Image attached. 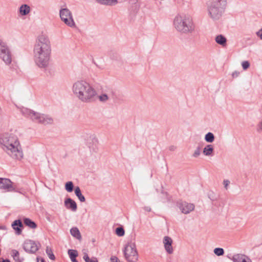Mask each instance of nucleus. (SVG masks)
Segmentation results:
<instances>
[{
	"label": "nucleus",
	"instance_id": "nucleus-39",
	"mask_svg": "<svg viewBox=\"0 0 262 262\" xmlns=\"http://www.w3.org/2000/svg\"><path fill=\"white\" fill-rule=\"evenodd\" d=\"M83 259L84 260V261L85 262H88V261L90 260V257L88 255V254L86 253H84V255H83Z\"/></svg>",
	"mask_w": 262,
	"mask_h": 262
},
{
	"label": "nucleus",
	"instance_id": "nucleus-48",
	"mask_svg": "<svg viewBox=\"0 0 262 262\" xmlns=\"http://www.w3.org/2000/svg\"><path fill=\"white\" fill-rule=\"evenodd\" d=\"M37 262H38V258H37ZM40 262H46V261L43 258H41L40 259Z\"/></svg>",
	"mask_w": 262,
	"mask_h": 262
},
{
	"label": "nucleus",
	"instance_id": "nucleus-4",
	"mask_svg": "<svg viewBox=\"0 0 262 262\" xmlns=\"http://www.w3.org/2000/svg\"><path fill=\"white\" fill-rule=\"evenodd\" d=\"M20 112L24 117L30 118L34 122L45 125L52 124L53 123V118L48 115L41 114L25 107L21 108Z\"/></svg>",
	"mask_w": 262,
	"mask_h": 262
},
{
	"label": "nucleus",
	"instance_id": "nucleus-11",
	"mask_svg": "<svg viewBox=\"0 0 262 262\" xmlns=\"http://www.w3.org/2000/svg\"><path fill=\"white\" fill-rule=\"evenodd\" d=\"M40 247L39 242H36L32 240L26 241L23 245L24 250L29 253H35Z\"/></svg>",
	"mask_w": 262,
	"mask_h": 262
},
{
	"label": "nucleus",
	"instance_id": "nucleus-20",
	"mask_svg": "<svg viewBox=\"0 0 262 262\" xmlns=\"http://www.w3.org/2000/svg\"><path fill=\"white\" fill-rule=\"evenodd\" d=\"M215 40L217 43L222 46L223 47H225L227 45V39L222 34L216 35Z\"/></svg>",
	"mask_w": 262,
	"mask_h": 262
},
{
	"label": "nucleus",
	"instance_id": "nucleus-2",
	"mask_svg": "<svg viewBox=\"0 0 262 262\" xmlns=\"http://www.w3.org/2000/svg\"><path fill=\"white\" fill-rule=\"evenodd\" d=\"M73 93L82 102H91L97 95L95 90L86 81L78 80L75 82L72 88Z\"/></svg>",
	"mask_w": 262,
	"mask_h": 262
},
{
	"label": "nucleus",
	"instance_id": "nucleus-27",
	"mask_svg": "<svg viewBox=\"0 0 262 262\" xmlns=\"http://www.w3.org/2000/svg\"><path fill=\"white\" fill-rule=\"evenodd\" d=\"M160 196L161 201L162 202H166L169 201L170 199L168 197V194L167 192L164 191L163 190H161Z\"/></svg>",
	"mask_w": 262,
	"mask_h": 262
},
{
	"label": "nucleus",
	"instance_id": "nucleus-35",
	"mask_svg": "<svg viewBox=\"0 0 262 262\" xmlns=\"http://www.w3.org/2000/svg\"><path fill=\"white\" fill-rule=\"evenodd\" d=\"M98 97L101 102H105L108 99V97L105 93L102 94L98 96Z\"/></svg>",
	"mask_w": 262,
	"mask_h": 262
},
{
	"label": "nucleus",
	"instance_id": "nucleus-30",
	"mask_svg": "<svg viewBox=\"0 0 262 262\" xmlns=\"http://www.w3.org/2000/svg\"><path fill=\"white\" fill-rule=\"evenodd\" d=\"M108 55L112 60H118L120 58L118 54L113 50H111L108 52Z\"/></svg>",
	"mask_w": 262,
	"mask_h": 262
},
{
	"label": "nucleus",
	"instance_id": "nucleus-51",
	"mask_svg": "<svg viewBox=\"0 0 262 262\" xmlns=\"http://www.w3.org/2000/svg\"><path fill=\"white\" fill-rule=\"evenodd\" d=\"M93 63H94L96 66H98L97 65V64L96 63V62L95 61V60L94 59H93V61H92Z\"/></svg>",
	"mask_w": 262,
	"mask_h": 262
},
{
	"label": "nucleus",
	"instance_id": "nucleus-42",
	"mask_svg": "<svg viewBox=\"0 0 262 262\" xmlns=\"http://www.w3.org/2000/svg\"><path fill=\"white\" fill-rule=\"evenodd\" d=\"M230 181L229 180H224L223 184L225 187L227 189V186L229 184Z\"/></svg>",
	"mask_w": 262,
	"mask_h": 262
},
{
	"label": "nucleus",
	"instance_id": "nucleus-19",
	"mask_svg": "<svg viewBox=\"0 0 262 262\" xmlns=\"http://www.w3.org/2000/svg\"><path fill=\"white\" fill-rule=\"evenodd\" d=\"M30 7L27 4H23L19 8V13L21 16H26L30 12Z\"/></svg>",
	"mask_w": 262,
	"mask_h": 262
},
{
	"label": "nucleus",
	"instance_id": "nucleus-26",
	"mask_svg": "<svg viewBox=\"0 0 262 262\" xmlns=\"http://www.w3.org/2000/svg\"><path fill=\"white\" fill-rule=\"evenodd\" d=\"M213 151V148L212 145H207L203 149V152L205 156H210Z\"/></svg>",
	"mask_w": 262,
	"mask_h": 262
},
{
	"label": "nucleus",
	"instance_id": "nucleus-29",
	"mask_svg": "<svg viewBox=\"0 0 262 262\" xmlns=\"http://www.w3.org/2000/svg\"><path fill=\"white\" fill-rule=\"evenodd\" d=\"M74 184L72 181H68L65 184V189L68 192H72L74 190Z\"/></svg>",
	"mask_w": 262,
	"mask_h": 262
},
{
	"label": "nucleus",
	"instance_id": "nucleus-15",
	"mask_svg": "<svg viewBox=\"0 0 262 262\" xmlns=\"http://www.w3.org/2000/svg\"><path fill=\"white\" fill-rule=\"evenodd\" d=\"M11 226L17 235L21 234L24 225L21 220L18 219L14 221L11 224Z\"/></svg>",
	"mask_w": 262,
	"mask_h": 262
},
{
	"label": "nucleus",
	"instance_id": "nucleus-31",
	"mask_svg": "<svg viewBox=\"0 0 262 262\" xmlns=\"http://www.w3.org/2000/svg\"><path fill=\"white\" fill-rule=\"evenodd\" d=\"M115 233L118 236H123L125 234V231L122 226H120L116 228L115 230Z\"/></svg>",
	"mask_w": 262,
	"mask_h": 262
},
{
	"label": "nucleus",
	"instance_id": "nucleus-43",
	"mask_svg": "<svg viewBox=\"0 0 262 262\" xmlns=\"http://www.w3.org/2000/svg\"><path fill=\"white\" fill-rule=\"evenodd\" d=\"M88 262H98L96 257H93L88 261Z\"/></svg>",
	"mask_w": 262,
	"mask_h": 262
},
{
	"label": "nucleus",
	"instance_id": "nucleus-12",
	"mask_svg": "<svg viewBox=\"0 0 262 262\" xmlns=\"http://www.w3.org/2000/svg\"><path fill=\"white\" fill-rule=\"evenodd\" d=\"M34 47L46 49L47 52L51 50L50 41L49 39L43 35L38 36V42L34 46Z\"/></svg>",
	"mask_w": 262,
	"mask_h": 262
},
{
	"label": "nucleus",
	"instance_id": "nucleus-34",
	"mask_svg": "<svg viewBox=\"0 0 262 262\" xmlns=\"http://www.w3.org/2000/svg\"><path fill=\"white\" fill-rule=\"evenodd\" d=\"M12 253L13 254L12 256H13L14 260L16 261H20L19 259V254L18 251H17L16 250L13 249L12 250Z\"/></svg>",
	"mask_w": 262,
	"mask_h": 262
},
{
	"label": "nucleus",
	"instance_id": "nucleus-28",
	"mask_svg": "<svg viewBox=\"0 0 262 262\" xmlns=\"http://www.w3.org/2000/svg\"><path fill=\"white\" fill-rule=\"evenodd\" d=\"M205 140L207 142L212 143L214 140V136L211 132H208L205 136Z\"/></svg>",
	"mask_w": 262,
	"mask_h": 262
},
{
	"label": "nucleus",
	"instance_id": "nucleus-9",
	"mask_svg": "<svg viewBox=\"0 0 262 262\" xmlns=\"http://www.w3.org/2000/svg\"><path fill=\"white\" fill-rule=\"evenodd\" d=\"M0 58L6 64L11 63L12 58L10 50L6 42L0 40Z\"/></svg>",
	"mask_w": 262,
	"mask_h": 262
},
{
	"label": "nucleus",
	"instance_id": "nucleus-49",
	"mask_svg": "<svg viewBox=\"0 0 262 262\" xmlns=\"http://www.w3.org/2000/svg\"><path fill=\"white\" fill-rule=\"evenodd\" d=\"M208 197H209V198L211 200H212V201H214V199L212 198V196H210V194H208Z\"/></svg>",
	"mask_w": 262,
	"mask_h": 262
},
{
	"label": "nucleus",
	"instance_id": "nucleus-18",
	"mask_svg": "<svg viewBox=\"0 0 262 262\" xmlns=\"http://www.w3.org/2000/svg\"><path fill=\"white\" fill-rule=\"evenodd\" d=\"M232 260L233 262H252L248 257L241 254L233 255Z\"/></svg>",
	"mask_w": 262,
	"mask_h": 262
},
{
	"label": "nucleus",
	"instance_id": "nucleus-22",
	"mask_svg": "<svg viewBox=\"0 0 262 262\" xmlns=\"http://www.w3.org/2000/svg\"><path fill=\"white\" fill-rule=\"evenodd\" d=\"M69 257L72 262H78L76 259V257L78 255L77 250L73 249H69L68 251Z\"/></svg>",
	"mask_w": 262,
	"mask_h": 262
},
{
	"label": "nucleus",
	"instance_id": "nucleus-21",
	"mask_svg": "<svg viewBox=\"0 0 262 262\" xmlns=\"http://www.w3.org/2000/svg\"><path fill=\"white\" fill-rule=\"evenodd\" d=\"M23 222L26 226L31 229H35L37 228V224L36 223L29 218L24 217Z\"/></svg>",
	"mask_w": 262,
	"mask_h": 262
},
{
	"label": "nucleus",
	"instance_id": "nucleus-33",
	"mask_svg": "<svg viewBox=\"0 0 262 262\" xmlns=\"http://www.w3.org/2000/svg\"><path fill=\"white\" fill-rule=\"evenodd\" d=\"M46 253L50 259H51V260H54L55 259V256L53 254L52 250H51V249L49 248L48 247H47Z\"/></svg>",
	"mask_w": 262,
	"mask_h": 262
},
{
	"label": "nucleus",
	"instance_id": "nucleus-37",
	"mask_svg": "<svg viewBox=\"0 0 262 262\" xmlns=\"http://www.w3.org/2000/svg\"><path fill=\"white\" fill-rule=\"evenodd\" d=\"M200 155V147H198L194 151L193 156L195 158L198 157Z\"/></svg>",
	"mask_w": 262,
	"mask_h": 262
},
{
	"label": "nucleus",
	"instance_id": "nucleus-41",
	"mask_svg": "<svg viewBox=\"0 0 262 262\" xmlns=\"http://www.w3.org/2000/svg\"><path fill=\"white\" fill-rule=\"evenodd\" d=\"M239 73L236 71H235L234 72H233L232 74V76L233 77V78H235V77H237L238 75H239Z\"/></svg>",
	"mask_w": 262,
	"mask_h": 262
},
{
	"label": "nucleus",
	"instance_id": "nucleus-46",
	"mask_svg": "<svg viewBox=\"0 0 262 262\" xmlns=\"http://www.w3.org/2000/svg\"><path fill=\"white\" fill-rule=\"evenodd\" d=\"M0 229L6 230V227L5 226H0Z\"/></svg>",
	"mask_w": 262,
	"mask_h": 262
},
{
	"label": "nucleus",
	"instance_id": "nucleus-50",
	"mask_svg": "<svg viewBox=\"0 0 262 262\" xmlns=\"http://www.w3.org/2000/svg\"><path fill=\"white\" fill-rule=\"evenodd\" d=\"M208 197H209V198L211 200H212V201H214V199L212 198V196H210V194H208Z\"/></svg>",
	"mask_w": 262,
	"mask_h": 262
},
{
	"label": "nucleus",
	"instance_id": "nucleus-44",
	"mask_svg": "<svg viewBox=\"0 0 262 262\" xmlns=\"http://www.w3.org/2000/svg\"><path fill=\"white\" fill-rule=\"evenodd\" d=\"M144 210L146 211L150 212L151 211V208L149 206H145Z\"/></svg>",
	"mask_w": 262,
	"mask_h": 262
},
{
	"label": "nucleus",
	"instance_id": "nucleus-1",
	"mask_svg": "<svg viewBox=\"0 0 262 262\" xmlns=\"http://www.w3.org/2000/svg\"><path fill=\"white\" fill-rule=\"evenodd\" d=\"M0 145L12 158L16 159L23 158V151L16 136L9 134L8 132L0 133Z\"/></svg>",
	"mask_w": 262,
	"mask_h": 262
},
{
	"label": "nucleus",
	"instance_id": "nucleus-16",
	"mask_svg": "<svg viewBox=\"0 0 262 262\" xmlns=\"http://www.w3.org/2000/svg\"><path fill=\"white\" fill-rule=\"evenodd\" d=\"M64 206L67 209L72 210V211H76L77 209V205L74 200L70 198H66L64 200Z\"/></svg>",
	"mask_w": 262,
	"mask_h": 262
},
{
	"label": "nucleus",
	"instance_id": "nucleus-40",
	"mask_svg": "<svg viewBox=\"0 0 262 262\" xmlns=\"http://www.w3.org/2000/svg\"><path fill=\"white\" fill-rule=\"evenodd\" d=\"M111 262H118V258L115 256H113L111 257Z\"/></svg>",
	"mask_w": 262,
	"mask_h": 262
},
{
	"label": "nucleus",
	"instance_id": "nucleus-38",
	"mask_svg": "<svg viewBox=\"0 0 262 262\" xmlns=\"http://www.w3.org/2000/svg\"><path fill=\"white\" fill-rule=\"evenodd\" d=\"M256 34L260 39H262V28L258 31H257Z\"/></svg>",
	"mask_w": 262,
	"mask_h": 262
},
{
	"label": "nucleus",
	"instance_id": "nucleus-5",
	"mask_svg": "<svg viewBox=\"0 0 262 262\" xmlns=\"http://www.w3.org/2000/svg\"><path fill=\"white\" fill-rule=\"evenodd\" d=\"M227 4V0H210L208 6L209 16L214 20H219L224 13Z\"/></svg>",
	"mask_w": 262,
	"mask_h": 262
},
{
	"label": "nucleus",
	"instance_id": "nucleus-32",
	"mask_svg": "<svg viewBox=\"0 0 262 262\" xmlns=\"http://www.w3.org/2000/svg\"><path fill=\"white\" fill-rule=\"evenodd\" d=\"M214 253L217 256H222L224 254V250L222 248H215L213 250Z\"/></svg>",
	"mask_w": 262,
	"mask_h": 262
},
{
	"label": "nucleus",
	"instance_id": "nucleus-45",
	"mask_svg": "<svg viewBox=\"0 0 262 262\" xmlns=\"http://www.w3.org/2000/svg\"><path fill=\"white\" fill-rule=\"evenodd\" d=\"M176 149V147L173 145H171V146H169V149L170 151H174V150H175Z\"/></svg>",
	"mask_w": 262,
	"mask_h": 262
},
{
	"label": "nucleus",
	"instance_id": "nucleus-14",
	"mask_svg": "<svg viewBox=\"0 0 262 262\" xmlns=\"http://www.w3.org/2000/svg\"><path fill=\"white\" fill-rule=\"evenodd\" d=\"M177 204L178 207L180 209L182 213L184 214H188L194 209L193 204L182 201L178 202Z\"/></svg>",
	"mask_w": 262,
	"mask_h": 262
},
{
	"label": "nucleus",
	"instance_id": "nucleus-23",
	"mask_svg": "<svg viewBox=\"0 0 262 262\" xmlns=\"http://www.w3.org/2000/svg\"><path fill=\"white\" fill-rule=\"evenodd\" d=\"M99 4L106 6H113L117 4L118 0H96Z\"/></svg>",
	"mask_w": 262,
	"mask_h": 262
},
{
	"label": "nucleus",
	"instance_id": "nucleus-10",
	"mask_svg": "<svg viewBox=\"0 0 262 262\" xmlns=\"http://www.w3.org/2000/svg\"><path fill=\"white\" fill-rule=\"evenodd\" d=\"M85 142L89 147L94 152L98 151V140L96 138L94 135H89L86 134L83 136Z\"/></svg>",
	"mask_w": 262,
	"mask_h": 262
},
{
	"label": "nucleus",
	"instance_id": "nucleus-47",
	"mask_svg": "<svg viewBox=\"0 0 262 262\" xmlns=\"http://www.w3.org/2000/svg\"><path fill=\"white\" fill-rule=\"evenodd\" d=\"M137 0H130L129 1V3H134L135 4L137 3Z\"/></svg>",
	"mask_w": 262,
	"mask_h": 262
},
{
	"label": "nucleus",
	"instance_id": "nucleus-24",
	"mask_svg": "<svg viewBox=\"0 0 262 262\" xmlns=\"http://www.w3.org/2000/svg\"><path fill=\"white\" fill-rule=\"evenodd\" d=\"M75 194L78 198L79 200L81 202H84L85 201V198L84 196L82 194L81 191L79 187L77 186L74 190Z\"/></svg>",
	"mask_w": 262,
	"mask_h": 262
},
{
	"label": "nucleus",
	"instance_id": "nucleus-17",
	"mask_svg": "<svg viewBox=\"0 0 262 262\" xmlns=\"http://www.w3.org/2000/svg\"><path fill=\"white\" fill-rule=\"evenodd\" d=\"M163 243L164 245V248L166 252L169 254L172 253V239H171V238L167 236H165L163 239Z\"/></svg>",
	"mask_w": 262,
	"mask_h": 262
},
{
	"label": "nucleus",
	"instance_id": "nucleus-52",
	"mask_svg": "<svg viewBox=\"0 0 262 262\" xmlns=\"http://www.w3.org/2000/svg\"><path fill=\"white\" fill-rule=\"evenodd\" d=\"M18 262H21V261H18Z\"/></svg>",
	"mask_w": 262,
	"mask_h": 262
},
{
	"label": "nucleus",
	"instance_id": "nucleus-25",
	"mask_svg": "<svg viewBox=\"0 0 262 262\" xmlns=\"http://www.w3.org/2000/svg\"><path fill=\"white\" fill-rule=\"evenodd\" d=\"M70 233L71 235L78 239L81 238L80 232L77 227H73L70 229Z\"/></svg>",
	"mask_w": 262,
	"mask_h": 262
},
{
	"label": "nucleus",
	"instance_id": "nucleus-13",
	"mask_svg": "<svg viewBox=\"0 0 262 262\" xmlns=\"http://www.w3.org/2000/svg\"><path fill=\"white\" fill-rule=\"evenodd\" d=\"M13 183L9 179L0 178V189L12 191L15 190Z\"/></svg>",
	"mask_w": 262,
	"mask_h": 262
},
{
	"label": "nucleus",
	"instance_id": "nucleus-8",
	"mask_svg": "<svg viewBox=\"0 0 262 262\" xmlns=\"http://www.w3.org/2000/svg\"><path fill=\"white\" fill-rule=\"evenodd\" d=\"M59 16L62 21L68 26L74 27L76 26L71 12L68 8H61L59 11Z\"/></svg>",
	"mask_w": 262,
	"mask_h": 262
},
{
	"label": "nucleus",
	"instance_id": "nucleus-36",
	"mask_svg": "<svg viewBox=\"0 0 262 262\" xmlns=\"http://www.w3.org/2000/svg\"><path fill=\"white\" fill-rule=\"evenodd\" d=\"M250 66V63L249 61L245 60L242 62V67L244 70H247Z\"/></svg>",
	"mask_w": 262,
	"mask_h": 262
},
{
	"label": "nucleus",
	"instance_id": "nucleus-7",
	"mask_svg": "<svg viewBox=\"0 0 262 262\" xmlns=\"http://www.w3.org/2000/svg\"><path fill=\"white\" fill-rule=\"evenodd\" d=\"M125 259L129 262H136L138 255L135 243H128L123 250Z\"/></svg>",
	"mask_w": 262,
	"mask_h": 262
},
{
	"label": "nucleus",
	"instance_id": "nucleus-6",
	"mask_svg": "<svg viewBox=\"0 0 262 262\" xmlns=\"http://www.w3.org/2000/svg\"><path fill=\"white\" fill-rule=\"evenodd\" d=\"M51 50L47 52L46 49L34 48V61L39 68H46L49 64Z\"/></svg>",
	"mask_w": 262,
	"mask_h": 262
},
{
	"label": "nucleus",
	"instance_id": "nucleus-3",
	"mask_svg": "<svg viewBox=\"0 0 262 262\" xmlns=\"http://www.w3.org/2000/svg\"><path fill=\"white\" fill-rule=\"evenodd\" d=\"M176 30L182 33H192L195 30V25L192 18L186 15H177L173 20Z\"/></svg>",
	"mask_w": 262,
	"mask_h": 262
}]
</instances>
